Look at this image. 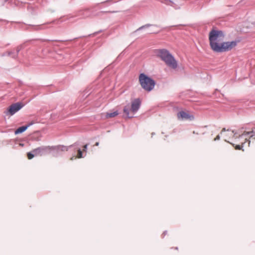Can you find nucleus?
<instances>
[{"label": "nucleus", "mask_w": 255, "mask_h": 255, "mask_svg": "<svg viewBox=\"0 0 255 255\" xmlns=\"http://www.w3.org/2000/svg\"><path fill=\"white\" fill-rule=\"evenodd\" d=\"M141 104L140 101L139 99H135L131 102V107L129 106H126L124 107V113L128 118L133 117V115L137 112L140 108Z\"/></svg>", "instance_id": "obj_5"}, {"label": "nucleus", "mask_w": 255, "mask_h": 255, "mask_svg": "<svg viewBox=\"0 0 255 255\" xmlns=\"http://www.w3.org/2000/svg\"><path fill=\"white\" fill-rule=\"evenodd\" d=\"M245 143V142L243 143L242 146H240L239 145H236L235 147V149H237V150H242L243 151H244V149H242V147L243 146V145Z\"/></svg>", "instance_id": "obj_13"}, {"label": "nucleus", "mask_w": 255, "mask_h": 255, "mask_svg": "<svg viewBox=\"0 0 255 255\" xmlns=\"http://www.w3.org/2000/svg\"><path fill=\"white\" fill-rule=\"evenodd\" d=\"M178 119L180 120H189L192 121L194 120V117L193 115H190L188 113L184 111H180L177 114Z\"/></svg>", "instance_id": "obj_7"}, {"label": "nucleus", "mask_w": 255, "mask_h": 255, "mask_svg": "<svg viewBox=\"0 0 255 255\" xmlns=\"http://www.w3.org/2000/svg\"><path fill=\"white\" fill-rule=\"evenodd\" d=\"M220 139V136L219 135H218L214 139V140H218Z\"/></svg>", "instance_id": "obj_17"}, {"label": "nucleus", "mask_w": 255, "mask_h": 255, "mask_svg": "<svg viewBox=\"0 0 255 255\" xmlns=\"http://www.w3.org/2000/svg\"><path fill=\"white\" fill-rule=\"evenodd\" d=\"M55 148V147L50 146L39 147L28 152L27 153V157L29 159H31L34 156H42L49 154Z\"/></svg>", "instance_id": "obj_3"}, {"label": "nucleus", "mask_w": 255, "mask_h": 255, "mask_svg": "<svg viewBox=\"0 0 255 255\" xmlns=\"http://www.w3.org/2000/svg\"><path fill=\"white\" fill-rule=\"evenodd\" d=\"M22 107V106L20 103H16L15 104H13L9 107V108L4 112V113L6 115L12 116L14 115L15 113L18 112L19 110H20Z\"/></svg>", "instance_id": "obj_6"}, {"label": "nucleus", "mask_w": 255, "mask_h": 255, "mask_svg": "<svg viewBox=\"0 0 255 255\" xmlns=\"http://www.w3.org/2000/svg\"><path fill=\"white\" fill-rule=\"evenodd\" d=\"M150 26V24H146L145 25H143V26H142L140 27L138 29H137V30H139L142 29H143V28H145V27H148Z\"/></svg>", "instance_id": "obj_15"}, {"label": "nucleus", "mask_w": 255, "mask_h": 255, "mask_svg": "<svg viewBox=\"0 0 255 255\" xmlns=\"http://www.w3.org/2000/svg\"><path fill=\"white\" fill-rule=\"evenodd\" d=\"M225 141H227V140H226V139H225ZM228 142H229V141H228ZM231 144H232L233 145H234V144H233V143H231Z\"/></svg>", "instance_id": "obj_23"}, {"label": "nucleus", "mask_w": 255, "mask_h": 255, "mask_svg": "<svg viewBox=\"0 0 255 255\" xmlns=\"http://www.w3.org/2000/svg\"><path fill=\"white\" fill-rule=\"evenodd\" d=\"M139 81L142 88L148 92L154 88L155 84L153 80L143 73L139 75Z\"/></svg>", "instance_id": "obj_4"}, {"label": "nucleus", "mask_w": 255, "mask_h": 255, "mask_svg": "<svg viewBox=\"0 0 255 255\" xmlns=\"http://www.w3.org/2000/svg\"><path fill=\"white\" fill-rule=\"evenodd\" d=\"M28 128V126H22L19 128H18L17 129H16L14 131V133L15 134H19L20 133H22L23 131H24L27 128Z\"/></svg>", "instance_id": "obj_10"}, {"label": "nucleus", "mask_w": 255, "mask_h": 255, "mask_svg": "<svg viewBox=\"0 0 255 255\" xmlns=\"http://www.w3.org/2000/svg\"><path fill=\"white\" fill-rule=\"evenodd\" d=\"M225 34L221 30H212L209 34L210 45L212 50L218 53L230 51L237 44V41L224 42Z\"/></svg>", "instance_id": "obj_1"}, {"label": "nucleus", "mask_w": 255, "mask_h": 255, "mask_svg": "<svg viewBox=\"0 0 255 255\" xmlns=\"http://www.w3.org/2000/svg\"><path fill=\"white\" fill-rule=\"evenodd\" d=\"M165 234H166L165 232H163L164 235H165Z\"/></svg>", "instance_id": "obj_24"}, {"label": "nucleus", "mask_w": 255, "mask_h": 255, "mask_svg": "<svg viewBox=\"0 0 255 255\" xmlns=\"http://www.w3.org/2000/svg\"><path fill=\"white\" fill-rule=\"evenodd\" d=\"M232 133H233V134H231V135L233 137H235V138H237L238 136H236L237 132H235L234 130H232ZM250 135V132H249V131H244V133H242V134L238 136V137L241 138V137H242L244 135Z\"/></svg>", "instance_id": "obj_9"}, {"label": "nucleus", "mask_w": 255, "mask_h": 255, "mask_svg": "<svg viewBox=\"0 0 255 255\" xmlns=\"http://www.w3.org/2000/svg\"><path fill=\"white\" fill-rule=\"evenodd\" d=\"M21 48H22V46H19L16 48V52L15 53H14L12 52L7 51V52H5V53H4L3 55L11 56L12 57H13L14 58H16L18 52H19V51L21 50Z\"/></svg>", "instance_id": "obj_8"}, {"label": "nucleus", "mask_w": 255, "mask_h": 255, "mask_svg": "<svg viewBox=\"0 0 255 255\" xmlns=\"http://www.w3.org/2000/svg\"><path fill=\"white\" fill-rule=\"evenodd\" d=\"M83 156H82V151L79 149L78 150V156L77 157L78 158H82Z\"/></svg>", "instance_id": "obj_14"}, {"label": "nucleus", "mask_w": 255, "mask_h": 255, "mask_svg": "<svg viewBox=\"0 0 255 255\" xmlns=\"http://www.w3.org/2000/svg\"><path fill=\"white\" fill-rule=\"evenodd\" d=\"M99 142H97L96 143H95V145L96 146H98L99 145Z\"/></svg>", "instance_id": "obj_22"}, {"label": "nucleus", "mask_w": 255, "mask_h": 255, "mask_svg": "<svg viewBox=\"0 0 255 255\" xmlns=\"http://www.w3.org/2000/svg\"><path fill=\"white\" fill-rule=\"evenodd\" d=\"M246 141H248L249 142V146L250 145V140L247 139V138L246 139Z\"/></svg>", "instance_id": "obj_21"}, {"label": "nucleus", "mask_w": 255, "mask_h": 255, "mask_svg": "<svg viewBox=\"0 0 255 255\" xmlns=\"http://www.w3.org/2000/svg\"><path fill=\"white\" fill-rule=\"evenodd\" d=\"M55 147H56V148L53 151H54V150H56L57 151H67L68 149V147L65 146L59 145V146H55Z\"/></svg>", "instance_id": "obj_11"}, {"label": "nucleus", "mask_w": 255, "mask_h": 255, "mask_svg": "<svg viewBox=\"0 0 255 255\" xmlns=\"http://www.w3.org/2000/svg\"><path fill=\"white\" fill-rule=\"evenodd\" d=\"M73 158H74V157H72L71 158V160H72Z\"/></svg>", "instance_id": "obj_25"}, {"label": "nucleus", "mask_w": 255, "mask_h": 255, "mask_svg": "<svg viewBox=\"0 0 255 255\" xmlns=\"http://www.w3.org/2000/svg\"><path fill=\"white\" fill-rule=\"evenodd\" d=\"M118 115V112L117 111L114 112L113 113H107L106 115V117L107 118L115 117V116Z\"/></svg>", "instance_id": "obj_12"}, {"label": "nucleus", "mask_w": 255, "mask_h": 255, "mask_svg": "<svg viewBox=\"0 0 255 255\" xmlns=\"http://www.w3.org/2000/svg\"><path fill=\"white\" fill-rule=\"evenodd\" d=\"M33 124H34V123L33 122H31L29 123V124H28L26 126H28V128L30 126L32 125Z\"/></svg>", "instance_id": "obj_18"}, {"label": "nucleus", "mask_w": 255, "mask_h": 255, "mask_svg": "<svg viewBox=\"0 0 255 255\" xmlns=\"http://www.w3.org/2000/svg\"><path fill=\"white\" fill-rule=\"evenodd\" d=\"M87 146H88V145H87V144H86V145H85L84 146V147H84L83 150H84V151H86V150L87 149Z\"/></svg>", "instance_id": "obj_19"}, {"label": "nucleus", "mask_w": 255, "mask_h": 255, "mask_svg": "<svg viewBox=\"0 0 255 255\" xmlns=\"http://www.w3.org/2000/svg\"><path fill=\"white\" fill-rule=\"evenodd\" d=\"M249 132H250L251 134L250 137H252L254 134L255 135V131L254 130V129H253L252 131H249Z\"/></svg>", "instance_id": "obj_16"}, {"label": "nucleus", "mask_w": 255, "mask_h": 255, "mask_svg": "<svg viewBox=\"0 0 255 255\" xmlns=\"http://www.w3.org/2000/svg\"><path fill=\"white\" fill-rule=\"evenodd\" d=\"M156 56L165 62L168 67L176 69L177 67V62L172 55L166 49H158L156 51Z\"/></svg>", "instance_id": "obj_2"}, {"label": "nucleus", "mask_w": 255, "mask_h": 255, "mask_svg": "<svg viewBox=\"0 0 255 255\" xmlns=\"http://www.w3.org/2000/svg\"><path fill=\"white\" fill-rule=\"evenodd\" d=\"M226 128H223L222 129V131H221V133H222L223 131H226Z\"/></svg>", "instance_id": "obj_20"}]
</instances>
